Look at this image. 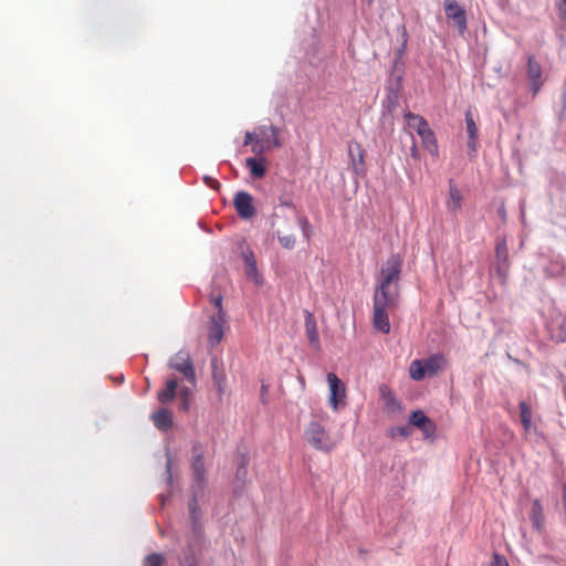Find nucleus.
Listing matches in <instances>:
<instances>
[{"mask_svg": "<svg viewBox=\"0 0 566 566\" xmlns=\"http://www.w3.org/2000/svg\"><path fill=\"white\" fill-rule=\"evenodd\" d=\"M192 462H191V469L195 476V484L192 486V493L193 496L189 502V511H190V518L193 524V530L198 531L200 525V511L198 507V496L203 493L205 484H206V476H205V462H203V455L198 447H193L192 449Z\"/></svg>", "mask_w": 566, "mask_h": 566, "instance_id": "3", "label": "nucleus"}, {"mask_svg": "<svg viewBox=\"0 0 566 566\" xmlns=\"http://www.w3.org/2000/svg\"><path fill=\"white\" fill-rule=\"evenodd\" d=\"M381 392H382L384 398L386 399V403H387L388 408H390L391 410L399 408V403L391 392L388 391L387 394H385L384 390H381Z\"/></svg>", "mask_w": 566, "mask_h": 566, "instance_id": "31", "label": "nucleus"}, {"mask_svg": "<svg viewBox=\"0 0 566 566\" xmlns=\"http://www.w3.org/2000/svg\"><path fill=\"white\" fill-rule=\"evenodd\" d=\"M402 262L403 260L400 254H391L380 268L375 289L400 291L399 281L402 271Z\"/></svg>", "mask_w": 566, "mask_h": 566, "instance_id": "4", "label": "nucleus"}, {"mask_svg": "<svg viewBox=\"0 0 566 566\" xmlns=\"http://www.w3.org/2000/svg\"><path fill=\"white\" fill-rule=\"evenodd\" d=\"M353 171L356 175H365V149L359 143L352 142L348 146Z\"/></svg>", "mask_w": 566, "mask_h": 566, "instance_id": "16", "label": "nucleus"}, {"mask_svg": "<svg viewBox=\"0 0 566 566\" xmlns=\"http://www.w3.org/2000/svg\"><path fill=\"white\" fill-rule=\"evenodd\" d=\"M410 156L418 160L420 158V154H419V150H418V147H417V144L413 142L412 143V146L410 148Z\"/></svg>", "mask_w": 566, "mask_h": 566, "instance_id": "37", "label": "nucleus"}, {"mask_svg": "<svg viewBox=\"0 0 566 566\" xmlns=\"http://www.w3.org/2000/svg\"><path fill=\"white\" fill-rule=\"evenodd\" d=\"M531 521L533 523V526L537 531H542L543 530L545 517H544V512H543V506L541 504V501L537 500V499L534 500L533 503H532Z\"/></svg>", "mask_w": 566, "mask_h": 566, "instance_id": "22", "label": "nucleus"}, {"mask_svg": "<svg viewBox=\"0 0 566 566\" xmlns=\"http://www.w3.org/2000/svg\"><path fill=\"white\" fill-rule=\"evenodd\" d=\"M368 4H371L374 0H366Z\"/></svg>", "mask_w": 566, "mask_h": 566, "instance_id": "41", "label": "nucleus"}, {"mask_svg": "<svg viewBox=\"0 0 566 566\" xmlns=\"http://www.w3.org/2000/svg\"><path fill=\"white\" fill-rule=\"evenodd\" d=\"M409 422L411 426L417 427L421 430L423 437L426 439H431L436 436L437 427L434 422L424 415L421 410L412 411L409 418Z\"/></svg>", "mask_w": 566, "mask_h": 566, "instance_id": "12", "label": "nucleus"}, {"mask_svg": "<svg viewBox=\"0 0 566 566\" xmlns=\"http://www.w3.org/2000/svg\"><path fill=\"white\" fill-rule=\"evenodd\" d=\"M400 291H387L375 289L373 307L394 313L399 307Z\"/></svg>", "mask_w": 566, "mask_h": 566, "instance_id": "9", "label": "nucleus"}, {"mask_svg": "<svg viewBox=\"0 0 566 566\" xmlns=\"http://www.w3.org/2000/svg\"><path fill=\"white\" fill-rule=\"evenodd\" d=\"M281 129L274 125H260L253 132H247L243 145H251L255 156H261L273 148H281Z\"/></svg>", "mask_w": 566, "mask_h": 566, "instance_id": "2", "label": "nucleus"}, {"mask_svg": "<svg viewBox=\"0 0 566 566\" xmlns=\"http://www.w3.org/2000/svg\"><path fill=\"white\" fill-rule=\"evenodd\" d=\"M227 317L224 311L216 313L210 317L208 326V342L211 347L218 345L223 338Z\"/></svg>", "mask_w": 566, "mask_h": 566, "instance_id": "10", "label": "nucleus"}, {"mask_svg": "<svg viewBox=\"0 0 566 566\" xmlns=\"http://www.w3.org/2000/svg\"><path fill=\"white\" fill-rule=\"evenodd\" d=\"M146 566H163L165 563V557L161 554H150L145 559Z\"/></svg>", "mask_w": 566, "mask_h": 566, "instance_id": "29", "label": "nucleus"}, {"mask_svg": "<svg viewBox=\"0 0 566 566\" xmlns=\"http://www.w3.org/2000/svg\"><path fill=\"white\" fill-rule=\"evenodd\" d=\"M245 166L249 168L253 178L261 179L266 174V159L263 155L247 158Z\"/></svg>", "mask_w": 566, "mask_h": 566, "instance_id": "17", "label": "nucleus"}, {"mask_svg": "<svg viewBox=\"0 0 566 566\" xmlns=\"http://www.w3.org/2000/svg\"><path fill=\"white\" fill-rule=\"evenodd\" d=\"M305 328H306V335H307L310 344L314 348H318L319 347L318 331H317L316 322L314 321L311 313H307V317L305 321Z\"/></svg>", "mask_w": 566, "mask_h": 566, "instance_id": "21", "label": "nucleus"}, {"mask_svg": "<svg viewBox=\"0 0 566 566\" xmlns=\"http://www.w3.org/2000/svg\"><path fill=\"white\" fill-rule=\"evenodd\" d=\"M419 136L421 137L422 144L429 150V153L437 157L439 154V147L432 129L429 127L426 130H422Z\"/></svg>", "mask_w": 566, "mask_h": 566, "instance_id": "23", "label": "nucleus"}, {"mask_svg": "<svg viewBox=\"0 0 566 566\" xmlns=\"http://www.w3.org/2000/svg\"><path fill=\"white\" fill-rule=\"evenodd\" d=\"M233 206L238 216L243 220H249L256 214L253 205V197L248 191H239L233 199Z\"/></svg>", "mask_w": 566, "mask_h": 566, "instance_id": "11", "label": "nucleus"}, {"mask_svg": "<svg viewBox=\"0 0 566 566\" xmlns=\"http://www.w3.org/2000/svg\"><path fill=\"white\" fill-rule=\"evenodd\" d=\"M298 226L302 230L305 240H310L312 233V227L306 217H298L295 213L287 216L279 210L274 211L271 221V229L276 235L282 248L292 250L296 245V237L293 233L295 226Z\"/></svg>", "mask_w": 566, "mask_h": 566, "instance_id": "1", "label": "nucleus"}, {"mask_svg": "<svg viewBox=\"0 0 566 566\" xmlns=\"http://www.w3.org/2000/svg\"><path fill=\"white\" fill-rule=\"evenodd\" d=\"M151 419L155 427L161 431H168L172 427V413L166 408L154 412Z\"/></svg>", "mask_w": 566, "mask_h": 566, "instance_id": "19", "label": "nucleus"}, {"mask_svg": "<svg viewBox=\"0 0 566 566\" xmlns=\"http://www.w3.org/2000/svg\"><path fill=\"white\" fill-rule=\"evenodd\" d=\"M390 314L391 313L384 312V310H378V308L373 307V327L378 332L388 334L391 328L390 321H389Z\"/></svg>", "mask_w": 566, "mask_h": 566, "instance_id": "18", "label": "nucleus"}, {"mask_svg": "<svg viewBox=\"0 0 566 566\" xmlns=\"http://www.w3.org/2000/svg\"><path fill=\"white\" fill-rule=\"evenodd\" d=\"M405 118L407 120L408 126L415 129L418 133V135H420L422 130H426L427 128L430 127L424 117L413 114L411 112L406 113Z\"/></svg>", "mask_w": 566, "mask_h": 566, "instance_id": "24", "label": "nucleus"}, {"mask_svg": "<svg viewBox=\"0 0 566 566\" xmlns=\"http://www.w3.org/2000/svg\"><path fill=\"white\" fill-rule=\"evenodd\" d=\"M203 180L212 189H219L221 186L218 180H216L209 176H205Z\"/></svg>", "mask_w": 566, "mask_h": 566, "instance_id": "35", "label": "nucleus"}, {"mask_svg": "<svg viewBox=\"0 0 566 566\" xmlns=\"http://www.w3.org/2000/svg\"><path fill=\"white\" fill-rule=\"evenodd\" d=\"M247 473V470L244 468V465L238 468L237 470V475L240 476V475H244Z\"/></svg>", "mask_w": 566, "mask_h": 566, "instance_id": "40", "label": "nucleus"}, {"mask_svg": "<svg viewBox=\"0 0 566 566\" xmlns=\"http://www.w3.org/2000/svg\"><path fill=\"white\" fill-rule=\"evenodd\" d=\"M189 566H196V564H195V563H191Z\"/></svg>", "mask_w": 566, "mask_h": 566, "instance_id": "42", "label": "nucleus"}, {"mask_svg": "<svg viewBox=\"0 0 566 566\" xmlns=\"http://www.w3.org/2000/svg\"><path fill=\"white\" fill-rule=\"evenodd\" d=\"M307 442L318 451L331 452L337 444L326 428L318 421H311L305 429Z\"/></svg>", "mask_w": 566, "mask_h": 566, "instance_id": "6", "label": "nucleus"}, {"mask_svg": "<svg viewBox=\"0 0 566 566\" xmlns=\"http://www.w3.org/2000/svg\"><path fill=\"white\" fill-rule=\"evenodd\" d=\"M496 255L497 258H503L504 260H506L507 258V250H506V245L505 243H499L496 245Z\"/></svg>", "mask_w": 566, "mask_h": 566, "instance_id": "34", "label": "nucleus"}, {"mask_svg": "<svg viewBox=\"0 0 566 566\" xmlns=\"http://www.w3.org/2000/svg\"><path fill=\"white\" fill-rule=\"evenodd\" d=\"M411 433V429L409 426H401V427H397V428H392L388 431V434L391 437V438H395L397 436H400V437H403V438H407L409 437Z\"/></svg>", "mask_w": 566, "mask_h": 566, "instance_id": "30", "label": "nucleus"}, {"mask_svg": "<svg viewBox=\"0 0 566 566\" xmlns=\"http://www.w3.org/2000/svg\"><path fill=\"white\" fill-rule=\"evenodd\" d=\"M465 125H467V133L469 136L468 145L470 148H472L474 150L479 129L476 127V124L473 119L471 112H467V114H465Z\"/></svg>", "mask_w": 566, "mask_h": 566, "instance_id": "25", "label": "nucleus"}, {"mask_svg": "<svg viewBox=\"0 0 566 566\" xmlns=\"http://www.w3.org/2000/svg\"><path fill=\"white\" fill-rule=\"evenodd\" d=\"M168 365L171 369L181 374L191 385L196 384V370L190 354L187 350H179L170 357Z\"/></svg>", "mask_w": 566, "mask_h": 566, "instance_id": "7", "label": "nucleus"}, {"mask_svg": "<svg viewBox=\"0 0 566 566\" xmlns=\"http://www.w3.org/2000/svg\"><path fill=\"white\" fill-rule=\"evenodd\" d=\"M178 387V382L175 378L168 379L165 384V388L159 390L157 394V399L161 403H167L174 400L176 397V390Z\"/></svg>", "mask_w": 566, "mask_h": 566, "instance_id": "20", "label": "nucleus"}, {"mask_svg": "<svg viewBox=\"0 0 566 566\" xmlns=\"http://www.w3.org/2000/svg\"><path fill=\"white\" fill-rule=\"evenodd\" d=\"M211 378L212 385L217 390L219 400H222L227 391V375L224 369L219 365L217 358L211 359Z\"/></svg>", "mask_w": 566, "mask_h": 566, "instance_id": "15", "label": "nucleus"}, {"mask_svg": "<svg viewBox=\"0 0 566 566\" xmlns=\"http://www.w3.org/2000/svg\"><path fill=\"white\" fill-rule=\"evenodd\" d=\"M556 9L560 20L566 23V0H558L556 2Z\"/></svg>", "mask_w": 566, "mask_h": 566, "instance_id": "32", "label": "nucleus"}, {"mask_svg": "<svg viewBox=\"0 0 566 566\" xmlns=\"http://www.w3.org/2000/svg\"><path fill=\"white\" fill-rule=\"evenodd\" d=\"M327 382L329 386L328 402L334 411L346 405V386L334 373L327 374Z\"/></svg>", "mask_w": 566, "mask_h": 566, "instance_id": "8", "label": "nucleus"}, {"mask_svg": "<svg viewBox=\"0 0 566 566\" xmlns=\"http://www.w3.org/2000/svg\"><path fill=\"white\" fill-rule=\"evenodd\" d=\"M518 408L523 429L525 432H528L532 427V409L526 401H521Z\"/></svg>", "mask_w": 566, "mask_h": 566, "instance_id": "27", "label": "nucleus"}, {"mask_svg": "<svg viewBox=\"0 0 566 566\" xmlns=\"http://www.w3.org/2000/svg\"><path fill=\"white\" fill-rule=\"evenodd\" d=\"M527 78L533 94L536 95L544 85V80L542 77V66L534 56H530L527 60Z\"/></svg>", "mask_w": 566, "mask_h": 566, "instance_id": "14", "label": "nucleus"}, {"mask_svg": "<svg viewBox=\"0 0 566 566\" xmlns=\"http://www.w3.org/2000/svg\"><path fill=\"white\" fill-rule=\"evenodd\" d=\"M181 392L184 394L182 409L187 410L188 409V399H187L188 390L185 388L181 390Z\"/></svg>", "mask_w": 566, "mask_h": 566, "instance_id": "38", "label": "nucleus"}, {"mask_svg": "<svg viewBox=\"0 0 566 566\" xmlns=\"http://www.w3.org/2000/svg\"><path fill=\"white\" fill-rule=\"evenodd\" d=\"M280 206H281V207H287V208H293V206H292V202H291V201H289V200H283V199H281V200H280Z\"/></svg>", "mask_w": 566, "mask_h": 566, "instance_id": "39", "label": "nucleus"}, {"mask_svg": "<svg viewBox=\"0 0 566 566\" xmlns=\"http://www.w3.org/2000/svg\"><path fill=\"white\" fill-rule=\"evenodd\" d=\"M211 302L214 305V307L217 308V313H220V311H223V308H222V296L221 295L213 296L211 298Z\"/></svg>", "mask_w": 566, "mask_h": 566, "instance_id": "36", "label": "nucleus"}, {"mask_svg": "<svg viewBox=\"0 0 566 566\" xmlns=\"http://www.w3.org/2000/svg\"><path fill=\"white\" fill-rule=\"evenodd\" d=\"M244 262H245V274L249 277L256 280L259 275H258L256 262H255L252 253L244 256Z\"/></svg>", "mask_w": 566, "mask_h": 566, "instance_id": "28", "label": "nucleus"}, {"mask_svg": "<svg viewBox=\"0 0 566 566\" xmlns=\"http://www.w3.org/2000/svg\"><path fill=\"white\" fill-rule=\"evenodd\" d=\"M444 10L447 18L454 22L460 33H463L467 30L464 9L455 0H446Z\"/></svg>", "mask_w": 566, "mask_h": 566, "instance_id": "13", "label": "nucleus"}, {"mask_svg": "<svg viewBox=\"0 0 566 566\" xmlns=\"http://www.w3.org/2000/svg\"><path fill=\"white\" fill-rule=\"evenodd\" d=\"M447 365V358L442 354H433L426 359H415L409 366L410 378L420 381L427 375L433 376Z\"/></svg>", "mask_w": 566, "mask_h": 566, "instance_id": "5", "label": "nucleus"}, {"mask_svg": "<svg viewBox=\"0 0 566 566\" xmlns=\"http://www.w3.org/2000/svg\"><path fill=\"white\" fill-rule=\"evenodd\" d=\"M462 196L455 186L449 189V198L447 200V208L450 212L455 213L461 209Z\"/></svg>", "mask_w": 566, "mask_h": 566, "instance_id": "26", "label": "nucleus"}, {"mask_svg": "<svg viewBox=\"0 0 566 566\" xmlns=\"http://www.w3.org/2000/svg\"><path fill=\"white\" fill-rule=\"evenodd\" d=\"M490 566H510L506 558L497 553L493 554L492 563Z\"/></svg>", "mask_w": 566, "mask_h": 566, "instance_id": "33", "label": "nucleus"}]
</instances>
